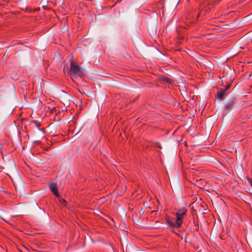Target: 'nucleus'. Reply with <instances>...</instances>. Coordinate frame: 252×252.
<instances>
[{"label": "nucleus", "mask_w": 252, "mask_h": 252, "mask_svg": "<svg viewBox=\"0 0 252 252\" xmlns=\"http://www.w3.org/2000/svg\"><path fill=\"white\" fill-rule=\"evenodd\" d=\"M50 189L52 193L56 196L59 197V194L58 191V188L56 184L52 183L50 185Z\"/></svg>", "instance_id": "nucleus-5"}, {"label": "nucleus", "mask_w": 252, "mask_h": 252, "mask_svg": "<svg viewBox=\"0 0 252 252\" xmlns=\"http://www.w3.org/2000/svg\"><path fill=\"white\" fill-rule=\"evenodd\" d=\"M82 74L83 72L80 67L72 60L70 63L69 75L72 80L74 81V79L80 77Z\"/></svg>", "instance_id": "nucleus-3"}, {"label": "nucleus", "mask_w": 252, "mask_h": 252, "mask_svg": "<svg viewBox=\"0 0 252 252\" xmlns=\"http://www.w3.org/2000/svg\"><path fill=\"white\" fill-rule=\"evenodd\" d=\"M227 60V58H225V59H224V62H225Z\"/></svg>", "instance_id": "nucleus-10"}, {"label": "nucleus", "mask_w": 252, "mask_h": 252, "mask_svg": "<svg viewBox=\"0 0 252 252\" xmlns=\"http://www.w3.org/2000/svg\"><path fill=\"white\" fill-rule=\"evenodd\" d=\"M162 80L164 82L168 83H170L171 82V80L167 77L163 78L162 79Z\"/></svg>", "instance_id": "nucleus-6"}, {"label": "nucleus", "mask_w": 252, "mask_h": 252, "mask_svg": "<svg viewBox=\"0 0 252 252\" xmlns=\"http://www.w3.org/2000/svg\"><path fill=\"white\" fill-rule=\"evenodd\" d=\"M158 146L159 148H161V146H160V144H158Z\"/></svg>", "instance_id": "nucleus-9"}, {"label": "nucleus", "mask_w": 252, "mask_h": 252, "mask_svg": "<svg viewBox=\"0 0 252 252\" xmlns=\"http://www.w3.org/2000/svg\"><path fill=\"white\" fill-rule=\"evenodd\" d=\"M222 73L221 86L224 88H221V101H223L222 113L226 115L233 109L236 100L235 97L232 95L225 96L226 91L230 89L233 82L232 75L234 74V70L230 66L224 64Z\"/></svg>", "instance_id": "nucleus-1"}, {"label": "nucleus", "mask_w": 252, "mask_h": 252, "mask_svg": "<svg viewBox=\"0 0 252 252\" xmlns=\"http://www.w3.org/2000/svg\"><path fill=\"white\" fill-rule=\"evenodd\" d=\"M187 211V209L185 208H182L179 209L175 214L176 219L168 216L166 218L167 222L176 228H180L183 223L182 220L186 216Z\"/></svg>", "instance_id": "nucleus-2"}, {"label": "nucleus", "mask_w": 252, "mask_h": 252, "mask_svg": "<svg viewBox=\"0 0 252 252\" xmlns=\"http://www.w3.org/2000/svg\"><path fill=\"white\" fill-rule=\"evenodd\" d=\"M207 6L208 4L205 2L200 3L198 8V13L197 15V18L200 16L204 15L205 14L206 12L208 11V9L207 8Z\"/></svg>", "instance_id": "nucleus-4"}, {"label": "nucleus", "mask_w": 252, "mask_h": 252, "mask_svg": "<svg viewBox=\"0 0 252 252\" xmlns=\"http://www.w3.org/2000/svg\"><path fill=\"white\" fill-rule=\"evenodd\" d=\"M217 98L218 99H220V91L219 90L217 92Z\"/></svg>", "instance_id": "nucleus-7"}, {"label": "nucleus", "mask_w": 252, "mask_h": 252, "mask_svg": "<svg viewBox=\"0 0 252 252\" xmlns=\"http://www.w3.org/2000/svg\"><path fill=\"white\" fill-rule=\"evenodd\" d=\"M61 202L62 204H63L64 206L66 205L67 202H66V201L64 199H62V200H61Z\"/></svg>", "instance_id": "nucleus-8"}]
</instances>
